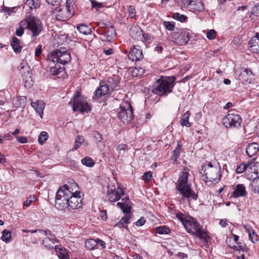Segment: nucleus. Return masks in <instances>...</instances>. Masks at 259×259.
<instances>
[{"instance_id":"f257e3e1","label":"nucleus","mask_w":259,"mask_h":259,"mask_svg":"<svg viewBox=\"0 0 259 259\" xmlns=\"http://www.w3.org/2000/svg\"><path fill=\"white\" fill-rule=\"evenodd\" d=\"M78 186L74 181L60 187L56 195V208L60 210H74L81 206V199L77 192Z\"/></svg>"},{"instance_id":"f03ea898","label":"nucleus","mask_w":259,"mask_h":259,"mask_svg":"<svg viewBox=\"0 0 259 259\" xmlns=\"http://www.w3.org/2000/svg\"><path fill=\"white\" fill-rule=\"evenodd\" d=\"M189 172L182 171L179 177L178 180L176 183V189L183 197L190 200H196L197 195L191 188V184L188 181Z\"/></svg>"},{"instance_id":"7ed1b4c3","label":"nucleus","mask_w":259,"mask_h":259,"mask_svg":"<svg viewBox=\"0 0 259 259\" xmlns=\"http://www.w3.org/2000/svg\"><path fill=\"white\" fill-rule=\"evenodd\" d=\"M176 77L174 76H169L166 78H162L155 81L152 86V92L159 96L167 95L171 93L172 83L175 81Z\"/></svg>"},{"instance_id":"20e7f679","label":"nucleus","mask_w":259,"mask_h":259,"mask_svg":"<svg viewBox=\"0 0 259 259\" xmlns=\"http://www.w3.org/2000/svg\"><path fill=\"white\" fill-rule=\"evenodd\" d=\"M183 225L188 232L195 234L200 239L207 241L209 238L206 232L201 229L199 224L193 218L188 217Z\"/></svg>"},{"instance_id":"39448f33","label":"nucleus","mask_w":259,"mask_h":259,"mask_svg":"<svg viewBox=\"0 0 259 259\" xmlns=\"http://www.w3.org/2000/svg\"><path fill=\"white\" fill-rule=\"evenodd\" d=\"M221 167L218 163L213 165L209 162L208 164L204 166L203 177H205L207 180L216 184L219 182L221 177L220 174Z\"/></svg>"},{"instance_id":"423d86ee","label":"nucleus","mask_w":259,"mask_h":259,"mask_svg":"<svg viewBox=\"0 0 259 259\" xmlns=\"http://www.w3.org/2000/svg\"><path fill=\"white\" fill-rule=\"evenodd\" d=\"M117 116L124 123L131 122L134 117L133 109L130 102H122L118 109Z\"/></svg>"},{"instance_id":"0eeeda50","label":"nucleus","mask_w":259,"mask_h":259,"mask_svg":"<svg viewBox=\"0 0 259 259\" xmlns=\"http://www.w3.org/2000/svg\"><path fill=\"white\" fill-rule=\"evenodd\" d=\"M25 21L27 23L26 28L31 31V37L38 36L43 29V25L40 20L34 16L27 17Z\"/></svg>"},{"instance_id":"6e6552de","label":"nucleus","mask_w":259,"mask_h":259,"mask_svg":"<svg viewBox=\"0 0 259 259\" xmlns=\"http://www.w3.org/2000/svg\"><path fill=\"white\" fill-rule=\"evenodd\" d=\"M72 102V101H71L69 104L73 106V110L74 111L78 110L81 113H83L84 112H88L91 110L90 105L87 101L81 97L75 96L73 103Z\"/></svg>"},{"instance_id":"1a4fd4ad","label":"nucleus","mask_w":259,"mask_h":259,"mask_svg":"<svg viewBox=\"0 0 259 259\" xmlns=\"http://www.w3.org/2000/svg\"><path fill=\"white\" fill-rule=\"evenodd\" d=\"M235 75L237 78L244 84L251 83L254 80L253 74L250 70L245 68L241 67L236 69Z\"/></svg>"},{"instance_id":"9d476101","label":"nucleus","mask_w":259,"mask_h":259,"mask_svg":"<svg viewBox=\"0 0 259 259\" xmlns=\"http://www.w3.org/2000/svg\"><path fill=\"white\" fill-rule=\"evenodd\" d=\"M52 59L53 62L56 61L63 65H65L71 61V55L67 51H61L56 50L52 52Z\"/></svg>"},{"instance_id":"9b49d317","label":"nucleus","mask_w":259,"mask_h":259,"mask_svg":"<svg viewBox=\"0 0 259 259\" xmlns=\"http://www.w3.org/2000/svg\"><path fill=\"white\" fill-rule=\"evenodd\" d=\"M39 233L44 236L42 244L46 248L53 249L56 246L55 245L57 242V240L50 230H39Z\"/></svg>"},{"instance_id":"f8f14e48","label":"nucleus","mask_w":259,"mask_h":259,"mask_svg":"<svg viewBox=\"0 0 259 259\" xmlns=\"http://www.w3.org/2000/svg\"><path fill=\"white\" fill-rule=\"evenodd\" d=\"M241 118L238 114H228L223 119V123L227 128L238 127L241 122Z\"/></svg>"},{"instance_id":"ddd939ff","label":"nucleus","mask_w":259,"mask_h":259,"mask_svg":"<svg viewBox=\"0 0 259 259\" xmlns=\"http://www.w3.org/2000/svg\"><path fill=\"white\" fill-rule=\"evenodd\" d=\"M184 7L192 12H202L204 10V5L198 0H182Z\"/></svg>"},{"instance_id":"4468645a","label":"nucleus","mask_w":259,"mask_h":259,"mask_svg":"<svg viewBox=\"0 0 259 259\" xmlns=\"http://www.w3.org/2000/svg\"><path fill=\"white\" fill-rule=\"evenodd\" d=\"M22 79L25 88H30L33 83L32 73L29 67L23 66L20 69Z\"/></svg>"},{"instance_id":"2eb2a0df","label":"nucleus","mask_w":259,"mask_h":259,"mask_svg":"<svg viewBox=\"0 0 259 259\" xmlns=\"http://www.w3.org/2000/svg\"><path fill=\"white\" fill-rule=\"evenodd\" d=\"M124 192L120 188L115 189L108 188L107 193V197L110 202H115L120 199L121 196L123 195Z\"/></svg>"},{"instance_id":"dca6fc26","label":"nucleus","mask_w":259,"mask_h":259,"mask_svg":"<svg viewBox=\"0 0 259 259\" xmlns=\"http://www.w3.org/2000/svg\"><path fill=\"white\" fill-rule=\"evenodd\" d=\"M128 58L132 61H137L143 59L142 51L139 49V46H133L128 55Z\"/></svg>"},{"instance_id":"f3484780","label":"nucleus","mask_w":259,"mask_h":259,"mask_svg":"<svg viewBox=\"0 0 259 259\" xmlns=\"http://www.w3.org/2000/svg\"><path fill=\"white\" fill-rule=\"evenodd\" d=\"M31 101V106L35 109L36 112L39 114L41 118H42L44 110L45 107V103L43 101L37 100L33 102L32 99H29Z\"/></svg>"},{"instance_id":"a211bd4d","label":"nucleus","mask_w":259,"mask_h":259,"mask_svg":"<svg viewBox=\"0 0 259 259\" xmlns=\"http://www.w3.org/2000/svg\"><path fill=\"white\" fill-rule=\"evenodd\" d=\"M107 86H108L109 90L114 91L120 82V78L117 75H113L111 77H108L106 80L104 81Z\"/></svg>"},{"instance_id":"6ab92c4d","label":"nucleus","mask_w":259,"mask_h":259,"mask_svg":"<svg viewBox=\"0 0 259 259\" xmlns=\"http://www.w3.org/2000/svg\"><path fill=\"white\" fill-rule=\"evenodd\" d=\"M250 51L253 53L259 54V33H256L249 41Z\"/></svg>"},{"instance_id":"aec40b11","label":"nucleus","mask_w":259,"mask_h":259,"mask_svg":"<svg viewBox=\"0 0 259 259\" xmlns=\"http://www.w3.org/2000/svg\"><path fill=\"white\" fill-rule=\"evenodd\" d=\"M258 165L254 164L249 166L247 169L246 174V178L249 180H252V181L258 178L259 174L258 172Z\"/></svg>"},{"instance_id":"412c9836","label":"nucleus","mask_w":259,"mask_h":259,"mask_svg":"<svg viewBox=\"0 0 259 259\" xmlns=\"http://www.w3.org/2000/svg\"><path fill=\"white\" fill-rule=\"evenodd\" d=\"M117 206L120 207L124 213H127L131 211V203L127 197L122 199L121 202L117 203Z\"/></svg>"},{"instance_id":"4be33fe9","label":"nucleus","mask_w":259,"mask_h":259,"mask_svg":"<svg viewBox=\"0 0 259 259\" xmlns=\"http://www.w3.org/2000/svg\"><path fill=\"white\" fill-rule=\"evenodd\" d=\"M258 150L259 145L256 143H249L246 148V153L250 157L254 156Z\"/></svg>"},{"instance_id":"5701e85b","label":"nucleus","mask_w":259,"mask_h":259,"mask_svg":"<svg viewBox=\"0 0 259 259\" xmlns=\"http://www.w3.org/2000/svg\"><path fill=\"white\" fill-rule=\"evenodd\" d=\"M109 89L106 84L105 82L102 81L100 83L99 87L96 90L95 96L97 97H100L107 94L109 92Z\"/></svg>"},{"instance_id":"b1692460","label":"nucleus","mask_w":259,"mask_h":259,"mask_svg":"<svg viewBox=\"0 0 259 259\" xmlns=\"http://www.w3.org/2000/svg\"><path fill=\"white\" fill-rule=\"evenodd\" d=\"M246 194L247 192L243 185L238 184L236 185L235 189L233 193V196L235 198L244 197Z\"/></svg>"},{"instance_id":"393cba45","label":"nucleus","mask_w":259,"mask_h":259,"mask_svg":"<svg viewBox=\"0 0 259 259\" xmlns=\"http://www.w3.org/2000/svg\"><path fill=\"white\" fill-rule=\"evenodd\" d=\"M131 215H124L116 224L114 225V227H117L119 228H125L128 230V228L127 224L130 223V219Z\"/></svg>"},{"instance_id":"a878e982","label":"nucleus","mask_w":259,"mask_h":259,"mask_svg":"<svg viewBox=\"0 0 259 259\" xmlns=\"http://www.w3.org/2000/svg\"><path fill=\"white\" fill-rule=\"evenodd\" d=\"M27 99L25 96H20L13 101V104L17 108H24L25 107Z\"/></svg>"},{"instance_id":"bb28decb","label":"nucleus","mask_w":259,"mask_h":259,"mask_svg":"<svg viewBox=\"0 0 259 259\" xmlns=\"http://www.w3.org/2000/svg\"><path fill=\"white\" fill-rule=\"evenodd\" d=\"M19 41V39L16 37H13L12 39L11 45L15 53H20L21 51L22 47L20 45Z\"/></svg>"},{"instance_id":"cd10ccee","label":"nucleus","mask_w":259,"mask_h":259,"mask_svg":"<svg viewBox=\"0 0 259 259\" xmlns=\"http://www.w3.org/2000/svg\"><path fill=\"white\" fill-rule=\"evenodd\" d=\"M85 247L90 250H93L97 249L96 239H90L85 242Z\"/></svg>"},{"instance_id":"c85d7f7f","label":"nucleus","mask_w":259,"mask_h":259,"mask_svg":"<svg viewBox=\"0 0 259 259\" xmlns=\"http://www.w3.org/2000/svg\"><path fill=\"white\" fill-rule=\"evenodd\" d=\"M98 34L101 35L100 39L102 41H110L115 36L112 35V34H107L104 31H102V29L97 30Z\"/></svg>"},{"instance_id":"c756f323","label":"nucleus","mask_w":259,"mask_h":259,"mask_svg":"<svg viewBox=\"0 0 259 259\" xmlns=\"http://www.w3.org/2000/svg\"><path fill=\"white\" fill-rule=\"evenodd\" d=\"M190 116V113L188 111L183 115L180 121L182 126H185L186 127H190L191 126L190 123L188 121Z\"/></svg>"},{"instance_id":"7c9ffc66","label":"nucleus","mask_w":259,"mask_h":259,"mask_svg":"<svg viewBox=\"0 0 259 259\" xmlns=\"http://www.w3.org/2000/svg\"><path fill=\"white\" fill-rule=\"evenodd\" d=\"M77 30L80 33L83 34H90L92 32L90 28L88 27L87 25L85 24H80L77 27Z\"/></svg>"},{"instance_id":"2f4dec72","label":"nucleus","mask_w":259,"mask_h":259,"mask_svg":"<svg viewBox=\"0 0 259 259\" xmlns=\"http://www.w3.org/2000/svg\"><path fill=\"white\" fill-rule=\"evenodd\" d=\"M251 190L255 193H259V176L258 178L254 180L250 184Z\"/></svg>"},{"instance_id":"473e14b6","label":"nucleus","mask_w":259,"mask_h":259,"mask_svg":"<svg viewBox=\"0 0 259 259\" xmlns=\"http://www.w3.org/2000/svg\"><path fill=\"white\" fill-rule=\"evenodd\" d=\"M250 17L253 19H257L259 18V4L252 7Z\"/></svg>"},{"instance_id":"72a5a7b5","label":"nucleus","mask_w":259,"mask_h":259,"mask_svg":"<svg viewBox=\"0 0 259 259\" xmlns=\"http://www.w3.org/2000/svg\"><path fill=\"white\" fill-rule=\"evenodd\" d=\"M25 5L28 6L30 9H36L39 7L38 0H26Z\"/></svg>"},{"instance_id":"f704fd0d","label":"nucleus","mask_w":259,"mask_h":259,"mask_svg":"<svg viewBox=\"0 0 259 259\" xmlns=\"http://www.w3.org/2000/svg\"><path fill=\"white\" fill-rule=\"evenodd\" d=\"M156 231L159 234H168L170 232V230L167 227L163 226L156 227Z\"/></svg>"},{"instance_id":"c9c22d12","label":"nucleus","mask_w":259,"mask_h":259,"mask_svg":"<svg viewBox=\"0 0 259 259\" xmlns=\"http://www.w3.org/2000/svg\"><path fill=\"white\" fill-rule=\"evenodd\" d=\"M11 239V232L7 230H5L2 232V239L6 242H10Z\"/></svg>"},{"instance_id":"e433bc0d","label":"nucleus","mask_w":259,"mask_h":259,"mask_svg":"<svg viewBox=\"0 0 259 259\" xmlns=\"http://www.w3.org/2000/svg\"><path fill=\"white\" fill-rule=\"evenodd\" d=\"M181 149V146L179 144H178L177 148L173 151V155L171 156V159L174 162L177 161L178 158L180 156Z\"/></svg>"},{"instance_id":"4c0bfd02","label":"nucleus","mask_w":259,"mask_h":259,"mask_svg":"<svg viewBox=\"0 0 259 259\" xmlns=\"http://www.w3.org/2000/svg\"><path fill=\"white\" fill-rule=\"evenodd\" d=\"M81 163L88 167H92L95 164V162L89 157H86L81 160Z\"/></svg>"},{"instance_id":"58836bf2","label":"nucleus","mask_w":259,"mask_h":259,"mask_svg":"<svg viewBox=\"0 0 259 259\" xmlns=\"http://www.w3.org/2000/svg\"><path fill=\"white\" fill-rule=\"evenodd\" d=\"M48 139V134L46 132H41L38 136V141L40 145L44 144Z\"/></svg>"},{"instance_id":"ea45409f","label":"nucleus","mask_w":259,"mask_h":259,"mask_svg":"<svg viewBox=\"0 0 259 259\" xmlns=\"http://www.w3.org/2000/svg\"><path fill=\"white\" fill-rule=\"evenodd\" d=\"M249 166L248 165L246 164L245 163H241L239 166H238L236 169V171L238 174H241L245 170H247Z\"/></svg>"},{"instance_id":"a19ab883","label":"nucleus","mask_w":259,"mask_h":259,"mask_svg":"<svg viewBox=\"0 0 259 259\" xmlns=\"http://www.w3.org/2000/svg\"><path fill=\"white\" fill-rule=\"evenodd\" d=\"M173 18L178 21H179L181 22H185V20L187 19V17L184 15L180 14L178 13H176L174 14Z\"/></svg>"},{"instance_id":"79ce46f5","label":"nucleus","mask_w":259,"mask_h":259,"mask_svg":"<svg viewBox=\"0 0 259 259\" xmlns=\"http://www.w3.org/2000/svg\"><path fill=\"white\" fill-rule=\"evenodd\" d=\"M57 73L55 75L57 76L58 78H63L65 76V69L64 67H58L56 69Z\"/></svg>"},{"instance_id":"37998d69","label":"nucleus","mask_w":259,"mask_h":259,"mask_svg":"<svg viewBox=\"0 0 259 259\" xmlns=\"http://www.w3.org/2000/svg\"><path fill=\"white\" fill-rule=\"evenodd\" d=\"M163 25L168 30L172 31L174 30L175 24L173 22L163 21Z\"/></svg>"},{"instance_id":"c03bdc74","label":"nucleus","mask_w":259,"mask_h":259,"mask_svg":"<svg viewBox=\"0 0 259 259\" xmlns=\"http://www.w3.org/2000/svg\"><path fill=\"white\" fill-rule=\"evenodd\" d=\"M102 31H104L105 32L107 33V34H112V35L115 36H116V32H115V29L114 27L111 26L106 28H105L104 29H102Z\"/></svg>"},{"instance_id":"a18cd8bd","label":"nucleus","mask_w":259,"mask_h":259,"mask_svg":"<svg viewBox=\"0 0 259 259\" xmlns=\"http://www.w3.org/2000/svg\"><path fill=\"white\" fill-rule=\"evenodd\" d=\"M176 215L177 219H179L182 222L183 225L184 224V221H186V220H187V218L188 217H185L183 213L180 212H177Z\"/></svg>"},{"instance_id":"49530a36","label":"nucleus","mask_w":259,"mask_h":259,"mask_svg":"<svg viewBox=\"0 0 259 259\" xmlns=\"http://www.w3.org/2000/svg\"><path fill=\"white\" fill-rule=\"evenodd\" d=\"M206 36L209 39H213L216 36V32L213 29H211L207 32Z\"/></svg>"},{"instance_id":"de8ad7c7","label":"nucleus","mask_w":259,"mask_h":259,"mask_svg":"<svg viewBox=\"0 0 259 259\" xmlns=\"http://www.w3.org/2000/svg\"><path fill=\"white\" fill-rule=\"evenodd\" d=\"M126 148L127 145L126 144H121L117 147L116 150L118 152L119 154H123Z\"/></svg>"},{"instance_id":"09e8293b","label":"nucleus","mask_w":259,"mask_h":259,"mask_svg":"<svg viewBox=\"0 0 259 259\" xmlns=\"http://www.w3.org/2000/svg\"><path fill=\"white\" fill-rule=\"evenodd\" d=\"M35 200V197L34 195L30 196L28 199L24 202V205L28 206L31 203V202L34 201Z\"/></svg>"},{"instance_id":"8fccbe9b","label":"nucleus","mask_w":259,"mask_h":259,"mask_svg":"<svg viewBox=\"0 0 259 259\" xmlns=\"http://www.w3.org/2000/svg\"><path fill=\"white\" fill-rule=\"evenodd\" d=\"M143 179L147 182H149L151 180L152 178V175L151 171H149L146 172H144L143 176Z\"/></svg>"},{"instance_id":"3c124183","label":"nucleus","mask_w":259,"mask_h":259,"mask_svg":"<svg viewBox=\"0 0 259 259\" xmlns=\"http://www.w3.org/2000/svg\"><path fill=\"white\" fill-rule=\"evenodd\" d=\"M249 239L252 242L254 243L255 241H257V235L255 233L254 231H252L251 234L248 235Z\"/></svg>"},{"instance_id":"603ef678","label":"nucleus","mask_w":259,"mask_h":259,"mask_svg":"<svg viewBox=\"0 0 259 259\" xmlns=\"http://www.w3.org/2000/svg\"><path fill=\"white\" fill-rule=\"evenodd\" d=\"M128 12L129 14V17H131V18H133L136 15L135 12V9L134 7L132 6H130L128 8Z\"/></svg>"},{"instance_id":"864d4df0","label":"nucleus","mask_w":259,"mask_h":259,"mask_svg":"<svg viewBox=\"0 0 259 259\" xmlns=\"http://www.w3.org/2000/svg\"><path fill=\"white\" fill-rule=\"evenodd\" d=\"M97 241V249L98 248L99 246H100L102 249H104L106 247V243L105 242L100 239H96Z\"/></svg>"},{"instance_id":"5fc2aeb1","label":"nucleus","mask_w":259,"mask_h":259,"mask_svg":"<svg viewBox=\"0 0 259 259\" xmlns=\"http://www.w3.org/2000/svg\"><path fill=\"white\" fill-rule=\"evenodd\" d=\"M91 3L92 4V8L96 9V10H99L102 7V4L101 3L96 2L95 1H92Z\"/></svg>"},{"instance_id":"6e6d98bb","label":"nucleus","mask_w":259,"mask_h":259,"mask_svg":"<svg viewBox=\"0 0 259 259\" xmlns=\"http://www.w3.org/2000/svg\"><path fill=\"white\" fill-rule=\"evenodd\" d=\"M49 4L53 6H58L60 5L61 0H46Z\"/></svg>"},{"instance_id":"4d7b16f0","label":"nucleus","mask_w":259,"mask_h":259,"mask_svg":"<svg viewBox=\"0 0 259 259\" xmlns=\"http://www.w3.org/2000/svg\"><path fill=\"white\" fill-rule=\"evenodd\" d=\"M73 2V0H66V7L67 12L69 14L71 13V11L70 9L71 6Z\"/></svg>"},{"instance_id":"13d9d810","label":"nucleus","mask_w":259,"mask_h":259,"mask_svg":"<svg viewBox=\"0 0 259 259\" xmlns=\"http://www.w3.org/2000/svg\"><path fill=\"white\" fill-rule=\"evenodd\" d=\"M58 256L61 259H68V255L66 252H65L63 250H61L59 252V254H58Z\"/></svg>"},{"instance_id":"bf43d9fd","label":"nucleus","mask_w":259,"mask_h":259,"mask_svg":"<svg viewBox=\"0 0 259 259\" xmlns=\"http://www.w3.org/2000/svg\"><path fill=\"white\" fill-rule=\"evenodd\" d=\"M94 138L98 141V142H101L102 140V136L99 132H94L93 133Z\"/></svg>"},{"instance_id":"052dcab7","label":"nucleus","mask_w":259,"mask_h":259,"mask_svg":"<svg viewBox=\"0 0 259 259\" xmlns=\"http://www.w3.org/2000/svg\"><path fill=\"white\" fill-rule=\"evenodd\" d=\"M145 219L143 217H141L135 224L137 226H142L145 224Z\"/></svg>"},{"instance_id":"680f3d73","label":"nucleus","mask_w":259,"mask_h":259,"mask_svg":"<svg viewBox=\"0 0 259 259\" xmlns=\"http://www.w3.org/2000/svg\"><path fill=\"white\" fill-rule=\"evenodd\" d=\"M24 33V29L21 27L18 28L16 31V34L18 36H21Z\"/></svg>"},{"instance_id":"e2e57ef3","label":"nucleus","mask_w":259,"mask_h":259,"mask_svg":"<svg viewBox=\"0 0 259 259\" xmlns=\"http://www.w3.org/2000/svg\"><path fill=\"white\" fill-rule=\"evenodd\" d=\"M75 141L76 142V143H77L80 145H81L82 143L84 142V138L82 136H78L76 137Z\"/></svg>"},{"instance_id":"0e129e2a","label":"nucleus","mask_w":259,"mask_h":259,"mask_svg":"<svg viewBox=\"0 0 259 259\" xmlns=\"http://www.w3.org/2000/svg\"><path fill=\"white\" fill-rule=\"evenodd\" d=\"M244 228L245 229L246 232L248 234V235L251 234V233L253 231V229L250 226L247 225H244L243 226Z\"/></svg>"},{"instance_id":"69168bd1","label":"nucleus","mask_w":259,"mask_h":259,"mask_svg":"<svg viewBox=\"0 0 259 259\" xmlns=\"http://www.w3.org/2000/svg\"><path fill=\"white\" fill-rule=\"evenodd\" d=\"M17 139L20 143H25L27 142V139L25 137H17Z\"/></svg>"},{"instance_id":"338daca9","label":"nucleus","mask_w":259,"mask_h":259,"mask_svg":"<svg viewBox=\"0 0 259 259\" xmlns=\"http://www.w3.org/2000/svg\"><path fill=\"white\" fill-rule=\"evenodd\" d=\"M100 216L102 218L103 220H106L107 217V212L106 210H103L100 212Z\"/></svg>"},{"instance_id":"774afa93","label":"nucleus","mask_w":259,"mask_h":259,"mask_svg":"<svg viewBox=\"0 0 259 259\" xmlns=\"http://www.w3.org/2000/svg\"><path fill=\"white\" fill-rule=\"evenodd\" d=\"M57 66L56 65L55 67L52 66L50 68V73L52 75H55L57 74L56 72Z\"/></svg>"}]
</instances>
